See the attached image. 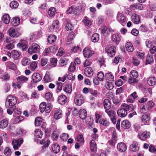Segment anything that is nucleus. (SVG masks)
<instances>
[{"label": "nucleus", "instance_id": "obj_20", "mask_svg": "<svg viewBox=\"0 0 156 156\" xmlns=\"http://www.w3.org/2000/svg\"><path fill=\"white\" fill-rule=\"evenodd\" d=\"M112 39V41L115 42L117 44H119L120 41V35L116 34H113Z\"/></svg>", "mask_w": 156, "mask_h": 156}, {"label": "nucleus", "instance_id": "obj_17", "mask_svg": "<svg viewBox=\"0 0 156 156\" xmlns=\"http://www.w3.org/2000/svg\"><path fill=\"white\" fill-rule=\"evenodd\" d=\"M67 99L66 97L63 95H61L58 98V103L61 105H64L67 102Z\"/></svg>", "mask_w": 156, "mask_h": 156}, {"label": "nucleus", "instance_id": "obj_21", "mask_svg": "<svg viewBox=\"0 0 156 156\" xmlns=\"http://www.w3.org/2000/svg\"><path fill=\"white\" fill-rule=\"evenodd\" d=\"M118 150L121 152H124L126 149V145L122 143H119L117 146Z\"/></svg>", "mask_w": 156, "mask_h": 156}, {"label": "nucleus", "instance_id": "obj_24", "mask_svg": "<svg viewBox=\"0 0 156 156\" xmlns=\"http://www.w3.org/2000/svg\"><path fill=\"white\" fill-rule=\"evenodd\" d=\"M132 21L135 24H138L140 21V19L139 15L134 14L131 17Z\"/></svg>", "mask_w": 156, "mask_h": 156}, {"label": "nucleus", "instance_id": "obj_55", "mask_svg": "<svg viewBox=\"0 0 156 156\" xmlns=\"http://www.w3.org/2000/svg\"><path fill=\"white\" fill-rule=\"evenodd\" d=\"M45 98L48 101H50L52 100V95L50 92L46 93L45 95Z\"/></svg>", "mask_w": 156, "mask_h": 156}, {"label": "nucleus", "instance_id": "obj_25", "mask_svg": "<svg viewBox=\"0 0 156 156\" xmlns=\"http://www.w3.org/2000/svg\"><path fill=\"white\" fill-rule=\"evenodd\" d=\"M8 124L7 119H5L0 121V129H4L7 127Z\"/></svg>", "mask_w": 156, "mask_h": 156}, {"label": "nucleus", "instance_id": "obj_16", "mask_svg": "<svg viewBox=\"0 0 156 156\" xmlns=\"http://www.w3.org/2000/svg\"><path fill=\"white\" fill-rule=\"evenodd\" d=\"M6 68L13 70H16L17 69L16 65L12 62L9 61L5 63Z\"/></svg>", "mask_w": 156, "mask_h": 156}, {"label": "nucleus", "instance_id": "obj_3", "mask_svg": "<svg viewBox=\"0 0 156 156\" xmlns=\"http://www.w3.org/2000/svg\"><path fill=\"white\" fill-rule=\"evenodd\" d=\"M40 46L36 43H33L29 48L28 51L30 54L37 53L40 51Z\"/></svg>", "mask_w": 156, "mask_h": 156}, {"label": "nucleus", "instance_id": "obj_5", "mask_svg": "<svg viewBox=\"0 0 156 156\" xmlns=\"http://www.w3.org/2000/svg\"><path fill=\"white\" fill-rule=\"evenodd\" d=\"M75 94L74 100L75 104L78 105H81L84 102L83 97L82 95L76 93H75Z\"/></svg>", "mask_w": 156, "mask_h": 156}, {"label": "nucleus", "instance_id": "obj_41", "mask_svg": "<svg viewBox=\"0 0 156 156\" xmlns=\"http://www.w3.org/2000/svg\"><path fill=\"white\" fill-rule=\"evenodd\" d=\"M56 11V9L54 7L50 8L48 10V15L50 16H54Z\"/></svg>", "mask_w": 156, "mask_h": 156}, {"label": "nucleus", "instance_id": "obj_49", "mask_svg": "<svg viewBox=\"0 0 156 156\" xmlns=\"http://www.w3.org/2000/svg\"><path fill=\"white\" fill-rule=\"evenodd\" d=\"M47 105L45 102H42L40 105V110L41 112H44L45 110V108H46Z\"/></svg>", "mask_w": 156, "mask_h": 156}, {"label": "nucleus", "instance_id": "obj_62", "mask_svg": "<svg viewBox=\"0 0 156 156\" xmlns=\"http://www.w3.org/2000/svg\"><path fill=\"white\" fill-rule=\"evenodd\" d=\"M149 110L146 106H144L140 108V111L142 113H145L147 112Z\"/></svg>", "mask_w": 156, "mask_h": 156}, {"label": "nucleus", "instance_id": "obj_47", "mask_svg": "<svg viewBox=\"0 0 156 156\" xmlns=\"http://www.w3.org/2000/svg\"><path fill=\"white\" fill-rule=\"evenodd\" d=\"M97 77L100 81H102L105 78L104 74L101 72H99L97 74Z\"/></svg>", "mask_w": 156, "mask_h": 156}, {"label": "nucleus", "instance_id": "obj_34", "mask_svg": "<svg viewBox=\"0 0 156 156\" xmlns=\"http://www.w3.org/2000/svg\"><path fill=\"white\" fill-rule=\"evenodd\" d=\"M99 123L105 126H108L109 125V122L106 118L101 119L99 121Z\"/></svg>", "mask_w": 156, "mask_h": 156}, {"label": "nucleus", "instance_id": "obj_39", "mask_svg": "<svg viewBox=\"0 0 156 156\" xmlns=\"http://www.w3.org/2000/svg\"><path fill=\"white\" fill-rule=\"evenodd\" d=\"M99 36L98 34L97 33L94 34L91 37V40L94 42H96L99 40Z\"/></svg>", "mask_w": 156, "mask_h": 156}, {"label": "nucleus", "instance_id": "obj_19", "mask_svg": "<svg viewBox=\"0 0 156 156\" xmlns=\"http://www.w3.org/2000/svg\"><path fill=\"white\" fill-rule=\"evenodd\" d=\"M147 82L149 86H154L156 83V79L154 76L150 77L147 79Z\"/></svg>", "mask_w": 156, "mask_h": 156}, {"label": "nucleus", "instance_id": "obj_45", "mask_svg": "<svg viewBox=\"0 0 156 156\" xmlns=\"http://www.w3.org/2000/svg\"><path fill=\"white\" fill-rule=\"evenodd\" d=\"M10 7L12 9H16L19 6L18 2L15 1H12L9 5Z\"/></svg>", "mask_w": 156, "mask_h": 156}, {"label": "nucleus", "instance_id": "obj_53", "mask_svg": "<svg viewBox=\"0 0 156 156\" xmlns=\"http://www.w3.org/2000/svg\"><path fill=\"white\" fill-rule=\"evenodd\" d=\"M35 125L36 126H39L42 122V119L40 117H37L35 119Z\"/></svg>", "mask_w": 156, "mask_h": 156}, {"label": "nucleus", "instance_id": "obj_18", "mask_svg": "<svg viewBox=\"0 0 156 156\" xmlns=\"http://www.w3.org/2000/svg\"><path fill=\"white\" fill-rule=\"evenodd\" d=\"M16 80L17 83L23 84L27 81L28 80V78L24 76L21 75L18 76L16 78Z\"/></svg>", "mask_w": 156, "mask_h": 156}, {"label": "nucleus", "instance_id": "obj_27", "mask_svg": "<svg viewBox=\"0 0 156 156\" xmlns=\"http://www.w3.org/2000/svg\"><path fill=\"white\" fill-rule=\"evenodd\" d=\"M104 108L106 109H109L111 106V103L108 99H105L103 102Z\"/></svg>", "mask_w": 156, "mask_h": 156}, {"label": "nucleus", "instance_id": "obj_6", "mask_svg": "<svg viewBox=\"0 0 156 156\" xmlns=\"http://www.w3.org/2000/svg\"><path fill=\"white\" fill-rule=\"evenodd\" d=\"M23 139H21L13 140L12 141V144L14 149L15 150H18L23 143Z\"/></svg>", "mask_w": 156, "mask_h": 156}, {"label": "nucleus", "instance_id": "obj_54", "mask_svg": "<svg viewBox=\"0 0 156 156\" xmlns=\"http://www.w3.org/2000/svg\"><path fill=\"white\" fill-rule=\"evenodd\" d=\"M37 67V64L34 61L32 62L30 66V68L31 70L34 71Z\"/></svg>", "mask_w": 156, "mask_h": 156}, {"label": "nucleus", "instance_id": "obj_51", "mask_svg": "<svg viewBox=\"0 0 156 156\" xmlns=\"http://www.w3.org/2000/svg\"><path fill=\"white\" fill-rule=\"evenodd\" d=\"M83 22L84 24L87 26H89L91 24V22L89 18L87 17H84Z\"/></svg>", "mask_w": 156, "mask_h": 156}, {"label": "nucleus", "instance_id": "obj_8", "mask_svg": "<svg viewBox=\"0 0 156 156\" xmlns=\"http://www.w3.org/2000/svg\"><path fill=\"white\" fill-rule=\"evenodd\" d=\"M83 54L84 56L87 58L91 57L94 53V52L88 48H85L83 51Z\"/></svg>", "mask_w": 156, "mask_h": 156}, {"label": "nucleus", "instance_id": "obj_31", "mask_svg": "<svg viewBox=\"0 0 156 156\" xmlns=\"http://www.w3.org/2000/svg\"><path fill=\"white\" fill-rule=\"evenodd\" d=\"M62 116V112L59 109H56L55 112L54 117L56 119L61 118Z\"/></svg>", "mask_w": 156, "mask_h": 156}, {"label": "nucleus", "instance_id": "obj_22", "mask_svg": "<svg viewBox=\"0 0 156 156\" xmlns=\"http://www.w3.org/2000/svg\"><path fill=\"white\" fill-rule=\"evenodd\" d=\"M87 114V111L84 109H81L79 112V116L82 119H84L86 118Z\"/></svg>", "mask_w": 156, "mask_h": 156}, {"label": "nucleus", "instance_id": "obj_13", "mask_svg": "<svg viewBox=\"0 0 156 156\" xmlns=\"http://www.w3.org/2000/svg\"><path fill=\"white\" fill-rule=\"evenodd\" d=\"M17 47L20 49L25 51L28 48V46L24 40H21L17 44Z\"/></svg>", "mask_w": 156, "mask_h": 156}, {"label": "nucleus", "instance_id": "obj_28", "mask_svg": "<svg viewBox=\"0 0 156 156\" xmlns=\"http://www.w3.org/2000/svg\"><path fill=\"white\" fill-rule=\"evenodd\" d=\"M52 149L55 153H58L60 151V148L59 145L57 144H53L52 146Z\"/></svg>", "mask_w": 156, "mask_h": 156}, {"label": "nucleus", "instance_id": "obj_40", "mask_svg": "<svg viewBox=\"0 0 156 156\" xmlns=\"http://www.w3.org/2000/svg\"><path fill=\"white\" fill-rule=\"evenodd\" d=\"M142 122L144 123H147L150 120V116L146 114L142 115L141 118Z\"/></svg>", "mask_w": 156, "mask_h": 156}, {"label": "nucleus", "instance_id": "obj_60", "mask_svg": "<svg viewBox=\"0 0 156 156\" xmlns=\"http://www.w3.org/2000/svg\"><path fill=\"white\" fill-rule=\"evenodd\" d=\"M59 23V22L58 20H56L54 21L53 22L52 24L50 27V29L51 31H53L55 30V24H57Z\"/></svg>", "mask_w": 156, "mask_h": 156}, {"label": "nucleus", "instance_id": "obj_56", "mask_svg": "<svg viewBox=\"0 0 156 156\" xmlns=\"http://www.w3.org/2000/svg\"><path fill=\"white\" fill-rule=\"evenodd\" d=\"M154 105V103L152 101H148L146 105V107L149 110L152 108Z\"/></svg>", "mask_w": 156, "mask_h": 156}, {"label": "nucleus", "instance_id": "obj_15", "mask_svg": "<svg viewBox=\"0 0 156 156\" xmlns=\"http://www.w3.org/2000/svg\"><path fill=\"white\" fill-rule=\"evenodd\" d=\"M130 149L134 152L137 151L139 149L138 143L136 141H133L130 146Z\"/></svg>", "mask_w": 156, "mask_h": 156}, {"label": "nucleus", "instance_id": "obj_29", "mask_svg": "<svg viewBox=\"0 0 156 156\" xmlns=\"http://www.w3.org/2000/svg\"><path fill=\"white\" fill-rule=\"evenodd\" d=\"M125 48L126 50L129 52H133L134 50L133 45L130 42H128L126 43Z\"/></svg>", "mask_w": 156, "mask_h": 156}, {"label": "nucleus", "instance_id": "obj_59", "mask_svg": "<svg viewBox=\"0 0 156 156\" xmlns=\"http://www.w3.org/2000/svg\"><path fill=\"white\" fill-rule=\"evenodd\" d=\"M69 137V135L68 134L63 133L61 135V139L63 141H66Z\"/></svg>", "mask_w": 156, "mask_h": 156}, {"label": "nucleus", "instance_id": "obj_26", "mask_svg": "<svg viewBox=\"0 0 156 156\" xmlns=\"http://www.w3.org/2000/svg\"><path fill=\"white\" fill-rule=\"evenodd\" d=\"M90 150L92 152H95L97 149V144L96 143L94 140H92L90 142Z\"/></svg>", "mask_w": 156, "mask_h": 156}, {"label": "nucleus", "instance_id": "obj_9", "mask_svg": "<svg viewBox=\"0 0 156 156\" xmlns=\"http://www.w3.org/2000/svg\"><path fill=\"white\" fill-rule=\"evenodd\" d=\"M117 20L122 25H123L127 21L124 15L122 13H119V12L117 15Z\"/></svg>", "mask_w": 156, "mask_h": 156}, {"label": "nucleus", "instance_id": "obj_57", "mask_svg": "<svg viewBox=\"0 0 156 156\" xmlns=\"http://www.w3.org/2000/svg\"><path fill=\"white\" fill-rule=\"evenodd\" d=\"M107 83L105 84V87L107 89L111 90L113 87V85L112 84V82L110 81L107 82Z\"/></svg>", "mask_w": 156, "mask_h": 156}, {"label": "nucleus", "instance_id": "obj_11", "mask_svg": "<svg viewBox=\"0 0 156 156\" xmlns=\"http://www.w3.org/2000/svg\"><path fill=\"white\" fill-rule=\"evenodd\" d=\"M17 47L20 49L25 51L28 48V46L24 40H21L17 44Z\"/></svg>", "mask_w": 156, "mask_h": 156}, {"label": "nucleus", "instance_id": "obj_63", "mask_svg": "<svg viewBox=\"0 0 156 156\" xmlns=\"http://www.w3.org/2000/svg\"><path fill=\"white\" fill-rule=\"evenodd\" d=\"M48 59L44 58H42L41 60V64L42 66H45L47 63Z\"/></svg>", "mask_w": 156, "mask_h": 156}, {"label": "nucleus", "instance_id": "obj_37", "mask_svg": "<svg viewBox=\"0 0 156 156\" xmlns=\"http://www.w3.org/2000/svg\"><path fill=\"white\" fill-rule=\"evenodd\" d=\"M42 133L40 130L36 129L35 130L34 136L37 138H41L42 136Z\"/></svg>", "mask_w": 156, "mask_h": 156}, {"label": "nucleus", "instance_id": "obj_46", "mask_svg": "<svg viewBox=\"0 0 156 156\" xmlns=\"http://www.w3.org/2000/svg\"><path fill=\"white\" fill-rule=\"evenodd\" d=\"M64 91L66 93L70 94L72 90V87L70 85H66L64 88Z\"/></svg>", "mask_w": 156, "mask_h": 156}, {"label": "nucleus", "instance_id": "obj_50", "mask_svg": "<svg viewBox=\"0 0 156 156\" xmlns=\"http://www.w3.org/2000/svg\"><path fill=\"white\" fill-rule=\"evenodd\" d=\"M23 119V117L21 116H19L15 118L13 120L14 123H17Z\"/></svg>", "mask_w": 156, "mask_h": 156}, {"label": "nucleus", "instance_id": "obj_4", "mask_svg": "<svg viewBox=\"0 0 156 156\" xmlns=\"http://www.w3.org/2000/svg\"><path fill=\"white\" fill-rule=\"evenodd\" d=\"M116 48L115 46H111L106 47L105 49V51L107 53V55L109 57H112L115 55Z\"/></svg>", "mask_w": 156, "mask_h": 156}, {"label": "nucleus", "instance_id": "obj_58", "mask_svg": "<svg viewBox=\"0 0 156 156\" xmlns=\"http://www.w3.org/2000/svg\"><path fill=\"white\" fill-rule=\"evenodd\" d=\"M30 63V60L28 58H24L22 61V64L23 66H26Z\"/></svg>", "mask_w": 156, "mask_h": 156}, {"label": "nucleus", "instance_id": "obj_10", "mask_svg": "<svg viewBox=\"0 0 156 156\" xmlns=\"http://www.w3.org/2000/svg\"><path fill=\"white\" fill-rule=\"evenodd\" d=\"M139 138L142 140H145V139L148 138L150 137V133L147 131L138 134Z\"/></svg>", "mask_w": 156, "mask_h": 156}, {"label": "nucleus", "instance_id": "obj_12", "mask_svg": "<svg viewBox=\"0 0 156 156\" xmlns=\"http://www.w3.org/2000/svg\"><path fill=\"white\" fill-rule=\"evenodd\" d=\"M17 47L20 49L25 51L28 48V46L24 40H21L17 44Z\"/></svg>", "mask_w": 156, "mask_h": 156}, {"label": "nucleus", "instance_id": "obj_33", "mask_svg": "<svg viewBox=\"0 0 156 156\" xmlns=\"http://www.w3.org/2000/svg\"><path fill=\"white\" fill-rule=\"evenodd\" d=\"M21 55V53L17 51L13 50L12 51V57L14 59H18Z\"/></svg>", "mask_w": 156, "mask_h": 156}, {"label": "nucleus", "instance_id": "obj_43", "mask_svg": "<svg viewBox=\"0 0 156 156\" xmlns=\"http://www.w3.org/2000/svg\"><path fill=\"white\" fill-rule=\"evenodd\" d=\"M76 139L77 141L80 143L83 144L84 142V140L83 135L81 134H80L77 135Z\"/></svg>", "mask_w": 156, "mask_h": 156}, {"label": "nucleus", "instance_id": "obj_35", "mask_svg": "<svg viewBox=\"0 0 156 156\" xmlns=\"http://www.w3.org/2000/svg\"><path fill=\"white\" fill-rule=\"evenodd\" d=\"M20 20L18 17H15L11 20V23L12 25L15 27L17 26L20 23Z\"/></svg>", "mask_w": 156, "mask_h": 156}, {"label": "nucleus", "instance_id": "obj_61", "mask_svg": "<svg viewBox=\"0 0 156 156\" xmlns=\"http://www.w3.org/2000/svg\"><path fill=\"white\" fill-rule=\"evenodd\" d=\"M4 153L6 156H10L11 154V149L8 147L6 148L4 150Z\"/></svg>", "mask_w": 156, "mask_h": 156}, {"label": "nucleus", "instance_id": "obj_14", "mask_svg": "<svg viewBox=\"0 0 156 156\" xmlns=\"http://www.w3.org/2000/svg\"><path fill=\"white\" fill-rule=\"evenodd\" d=\"M42 79L41 75L38 73H34L32 76V79L34 83H37L40 81Z\"/></svg>", "mask_w": 156, "mask_h": 156}, {"label": "nucleus", "instance_id": "obj_1", "mask_svg": "<svg viewBox=\"0 0 156 156\" xmlns=\"http://www.w3.org/2000/svg\"><path fill=\"white\" fill-rule=\"evenodd\" d=\"M132 105H129L125 103L122 104L120 108L117 111L118 115L121 117H124L127 114L128 112L132 111L133 110Z\"/></svg>", "mask_w": 156, "mask_h": 156}, {"label": "nucleus", "instance_id": "obj_30", "mask_svg": "<svg viewBox=\"0 0 156 156\" xmlns=\"http://www.w3.org/2000/svg\"><path fill=\"white\" fill-rule=\"evenodd\" d=\"M84 73L87 76L90 77L93 75V72L91 68L87 67L85 69Z\"/></svg>", "mask_w": 156, "mask_h": 156}, {"label": "nucleus", "instance_id": "obj_52", "mask_svg": "<svg viewBox=\"0 0 156 156\" xmlns=\"http://www.w3.org/2000/svg\"><path fill=\"white\" fill-rule=\"evenodd\" d=\"M75 37V33L73 32H70L67 37V39L68 41L73 40Z\"/></svg>", "mask_w": 156, "mask_h": 156}, {"label": "nucleus", "instance_id": "obj_48", "mask_svg": "<svg viewBox=\"0 0 156 156\" xmlns=\"http://www.w3.org/2000/svg\"><path fill=\"white\" fill-rule=\"evenodd\" d=\"M138 72L135 70H133L130 73V77L136 79L138 76Z\"/></svg>", "mask_w": 156, "mask_h": 156}, {"label": "nucleus", "instance_id": "obj_36", "mask_svg": "<svg viewBox=\"0 0 156 156\" xmlns=\"http://www.w3.org/2000/svg\"><path fill=\"white\" fill-rule=\"evenodd\" d=\"M10 20V17L8 14L4 15L2 17V21L5 24H8Z\"/></svg>", "mask_w": 156, "mask_h": 156}, {"label": "nucleus", "instance_id": "obj_2", "mask_svg": "<svg viewBox=\"0 0 156 156\" xmlns=\"http://www.w3.org/2000/svg\"><path fill=\"white\" fill-rule=\"evenodd\" d=\"M17 103L15 97L11 95H9L5 101V106L7 108H12Z\"/></svg>", "mask_w": 156, "mask_h": 156}, {"label": "nucleus", "instance_id": "obj_38", "mask_svg": "<svg viewBox=\"0 0 156 156\" xmlns=\"http://www.w3.org/2000/svg\"><path fill=\"white\" fill-rule=\"evenodd\" d=\"M154 62L153 57L152 55H148L146 59V64H151Z\"/></svg>", "mask_w": 156, "mask_h": 156}, {"label": "nucleus", "instance_id": "obj_32", "mask_svg": "<svg viewBox=\"0 0 156 156\" xmlns=\"http://www.w3.org/2000/svg\"><path fill=\"white\" fill-rule=\"evenodd\" d=\"M121 126L124 129H127L130 127V123L128 120H124L122 122Z\"/></svg>", "mask_w": 156, "mask_h": 156}, {"label": "nucleus", "instance_id": "obj_42", "mask_svg": "<svg viewBox=\"0 0 156 156\" xmlns=\"http://www.w3.org/2000/svg\"><path fill=\"white\" fill-rule=\"evenodd\" d=\"M56 38V36L55 35H50L48 38V43L50 44L53 43L55 41Z\"/></svg>", "mask_w": 156, "mask_h": 156}, {"label": "nucleus", "instance_id": "obj_44", "mask_svg": "<svg viewBox=\"0 0 156 156\" xmlns=\"http://www.w3.org/2000/svg\"><path fill=\"white\" fill-rule=\"evenodd\" d=\"M101 32L102 34H108L111 32L110 30L106 26H104L101 28Z\"/></svg>", "mask_w": 156, "mask_h": 156}, {"label": "nucleus", "instance_id": "obj_23", "mask_svg": "<svg viewBox=\"0 0 156 156\" xmlns=\"http://www.w3.org/2000/svg\"><path fill=\"white\" fill-rule=\"evenodd\" d=\"M105 79L107 82H112L114 80V76L111 73H106L105 75Z\"/></svg>", "mask_w": 156, "mask_h": 156}, {"label": "nucleus", "instance_id": "obj_7", "mask_svg": "<svg viewBox=\"0 0 156 156\" xmlns=\"http://www.w3.org/2000/svg\"><path fill=\"white\" fill-rule=\"evenodd\" d=\"M8 32L10 36L13 37H17L21 35L17 29L10 28L8 30Z\"/></svg>", "mask_w": 156, "mask_h": 156}, {"label": "nucleus", "instance_id": "obj_64", "mask_svg": "<svg viewBox=\"0 0 156 156\" xmlns=\"http://www.w3.org/2000/svg\"><path fill=\"white\" fill-rule=\"evenodd\" d=\"M86 123L89 126H91L92 124V121L91 118L89 117H87L86 121Z\"/></svg>", "mask_w": 156, "mask_h": 156}]
</instances>
